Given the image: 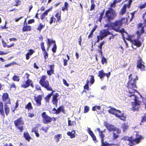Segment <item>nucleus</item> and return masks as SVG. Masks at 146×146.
Returning a JSON list of instances; mask_svg holds the SVG:
<instances>
[{"label":"nucleus","mask_w":146,"mask_h":146,"mask_svg":"<svg viewBox=\"0 0 146 146\" xmlns=\"http://www.w3.org/2000/svg\"><path fill=\"white\" fill-rule=\"evenodd\" d=\"M47 78V77L46 75L42 76L39 82V83L42 87L45 88L47 90L52 91L50 93L52 96V102L53 105L57 107L58 102L57 98L59 96V94L58 93H56L53 94V93L55 92V91L53 90L52 88L50 86L49 81L46 80Z\"/></svg>","instance_id":"nucleus-1"},{"label":"nucleus","mask_w":146,"mask_h":146,"mask_svg":"<svg viewBox=\"0 0 146 146\" xmlns=\"http://www.w3.org/2000/svg\"><path fill=\"white\" fill-rule=\"evenodd\" d=\"M129 81L127 83V87L129 90L132 89V92L136 91V90L133 89L134 88H137V81L138 79V77L136 73L133 72L129 74L128 76Z\"/></svg>","instance_id":"nucleus-2"},{"label":"nucleus","mask_w":146,"mask_h":146,"mask_svg":"<svg viewBox=\"0 0 146 146\" xmlns=\"http://www.w3.org/2000/svg\"><path fill=\"white\" fill-rule=\"evenodd\" d=\"M127 95L131 98V100L134 101L131 103L132 110L134 111H138L141 103V102L139 100L138 97L134 95V92H131L129 90Z\"/></svg>","instance_id":"nucleus-3"},{"label":"nucleus","mask_w":146,"mask_h":146,"mask_svg":"<svg viewBox=\"0 0 146 146\" xmlns=\"http://www.w3.org/2000/svg\"><path fill=\"white\" fill-rule=\"evenodd\" d=\"M125 20H126L127 21V19H125L124 17H122L119 20H115L113 22H111L105 24L104 25V28L107 27L110 28L116 31L117 30H118V29H120L121 27L122 26L123 23V21Z\"/></svg>","instance_id":"nucleus-4"},{"label":"nucleus","mask_w":146,"mask_h":146,"mask_svg":"<svg viewBox=\"0 0 146 146\" xmlns=\"http://www.w3.org/2000/svg\"><path fill=\"white\" fill-rule=\"evenodd\" d=\"M117 13L115 9L111 7H108V10L106 11L104 17L106 22L110 23L116 17Z\"/></svg>","instance_id":"nucleus-5"},{"label":"nucleus","mask_w":146,"mask_h":146,"mask_svg":"<svg viewBox=\"0 0 146 146\" xmlns=\"http://www.w3.org/2000/svg\"><path fill=\"white\" fill-rule=\"evenodd\" d=\"M132 145H135L139 143L141 140L144 138L143 137L139 134L138 131H134L133 135L131 136Z\"/></svg>","instance_id":"nucleus-6"},{"label":"nucleus","mask_w":146,"mask_h":146,"mask_svg":"<svg viewBox=\"0 0 146 146\" xmlns=\"http://www.w3.org/2000/svg\"><path fill=\"white\" fill-rule=\"evenodd\" d=\"M14 124L17 128L19 130L20 132L22 133L23 129V126L22 125L24 124V122L23 120L22 117H20L14 121Z\"/></svg>","instance_id":"nucleus-7"},{"label":"nucleus","mask_w":146,"mask_h":146,"mask_svg":"<svg viewBox=\"0 0 146 146\" xmlns=\"http://www.w3.org/2000/svg\"><path fill=\"white\" fill-rule=\"evenodd\" d=\"M104 125L110 132L116 131L117 134L120 133L121 132V130L115 127L113 125L107 123L106 121L104 122Z\"/></svg>","instance_id":"nucleus-8"},{"label":"nucleus","mask_w":146,"mask_h":146,"mask_svg":"<svg viewBox=\"0 0 146 146\" xmlns=\"http://www.w3.org/2000/svg\"><path fill=\"white\" fill-rule=\"evenodd\" d=\"M41 115L43 123L47 124L52 122V117L49 116L44 111L42 112L41 114Z\"/></svg>","instance_id":"nucleus-9"},{"label":"nucleus","mask_w":146,"mask_h":146,"mask_svg":"<svg viewBox=\"0 0 146 146\" xmlns=\"http://www.w3.org/2000/svg\"><path fill=\"white\" fill-rule=\"evenodd\" d=\"M144 63L140 58L137 60V67L141 71L145 70V66L144 65Z\"/></svg>","instance_id":"nucleus-10"},{"label":"nucleus","mask_w":146,"mask_h":146,"mask_svg":"<svg viewBox=\"0 0 146 146\" xmlns=\"http://www.w3.org/2000/svg\"><path fill=\"white\" fill-rule=\"evenodd\" d=\"M42 99V95H39L37 96H34V100L36 102V106H40L42 104L41 101Z\"/></svg>","instance_id":"nucleus-11"},{"label":"nucleus","mask_w":146,"mask_h":146,"mask_svg":"<svg viewBox=\"0 0 146 146\" xmlns=\"http://www.w3.org/2000/svg\"><path fill=\"white\" fill-rule=\"evenodd\" d=\"M2 98L3 102L5 103V104H11L10 98L7 93H4L2 95Z\"/></svg>","instance_id":"nucleus-12"},{"label":"nucleus","mask_w":146,"mask_h":146,"mask_svg":"<svg viewBox=\"0 0 146 146\" xmlns=\"http://www.w3.org/2000/svg\"><path fill=\"white\" fill-rule=\"evenodd\" d=\"M109 108H110V109L108 110L109 113L114 115L115 117H116L118 113L120 114L121 113V111L120 110H116L114 108L111 107V106H109Z\"/></svg>","instance_id":"nucleus-13"},{"label":"nucleus","mask_w":146,"mask_h":146,"mask_svg":"<svg viewBox=\"0 0 146 146\" xmlns=\"http://www.w3.org/2000/svg\"><path fill=\"white\" fill-rule=\"evenodd\" d=\"M111 33L107 29H104L100 31L99 36H106L109 35H110Z\"/></svg>","instance_id":"nucleus-14"},{"label":"nucleus","mask_w":146,"mask_h":146,"mask_svg":"<svg viewBox=\"0 0 146 146\" xmlns=\"http://www.w3.org/2000/svg\"><path fill=\"white\" fill-rule=\"evenodd\" d=\"M50 69L47 70V73L48 75L50 76L54 74V64L50 65L48 66Z\"/></svg>","instance_id":"nucleus-15"},{"label":"nucleus","mask_w":146,"mask_h":146,"mask_svg":"<svg viewBox=\"0 0 146 146\" xmlns=\"http://www.w3.org/2000/svg\"><path fill=\"white\" fill-rule=\"evenodd\" d=\"M97 130L99 133V136L101 139V142H103L104 140V138L105 137V135L103 133L105 132L106 129H104L103 131H101L99 128H97Z\"/></svg>","instance_id":"nucleus-16"},{"label":"nucleus","mask_w":146,"mask_h":146,"mask_svg":"<svg viewBox=\"0 0 146 146\" xmlns=\"http://www.w3.org/2000/svg\"><path fill=\"white\" fill-rule=\"evenodd\" d=\"M137 37V39L133 40L131 44L139 47L141 46V43L139 40L140 37Z\"/></svg>","instance_id":"nucleus-17"},{"label":"nucleus","mask_w":146,"mask_h":146,"mask_svg":"<svg viewBox=\"0 0 146 146\" xmlns=\"http://www.w3.org/2000/svg\"><path fill=\"white\" fill-rule=\"evenodd\" d=\"M40 47L42 51L44 52V58L45 59H46L48 58V54L45 48L44 43L43 42L41 43Z\"/></svg>","instance_id":"nucleus-18"},{"label":"nucleus","mask_w":146,"mask_h":146,"mask_svg":"<svg viewBox=\"0 0 146 146\" xmlns=\"http://www.w3.org/2000/svg\"><path fill=\"white\" fill-rule=\"evenodd\" d=\"M31 80L30 79H27L25 82L24 83H23L21 85V87L24 88H27L30 86V82Z\"/></svg>","instance_id":"nucleus-19"},{"label":"nucleus","mask_w":146,"mask_h":146,"mask_svg":"<svg viewBox=\"0 0 146 146\" xmlns=\"http://www.w3.org/2000/svg\"><path fill=\"white\" fill-rule=\"evenodd\" d=\"M23 32L30 31L32 30V27L30 25H27L26 23L25 25L24 24L22 29Z\"/></svg>","instance_id":"nucleus-20"},{"label":"nucleus","mask_w":146,"mask_h":146,"mask_svg":"<svg viewBox=\"0 0 146 146\" xmlns=\"http://www.w3.org/2000/svg\"><path fill=\"white\" fill-rule=\"evenodd\" d=\"M88 132L92 138L93 140L94 141H96V136L90 128H88Z\"/></svg>","instance_id":"nucleus-21"},{"label":"nucleus","mask_w":146,"mask_h":146,"mask_svg":"<svg viewBox=\"0 0 146 146\" xmlns=\"http://www.w3.org/2000/svg\"><path fill=\"white\" fill-rule=\"evenodd\" d=\"M23 136L25 139L28 141H29L30 140L32 139L30 135L28 132H24L23 133Z\"/></svg>","instance_id":"nucleus-22"},{"label":"nucleus","mask_w":146,"mask_h":146,"mask_svg":"<svg viewBox=\"0 0 146 146\" xmlns=\"http://www.w3.org/2000/svg\"><path fill=\"white\" fill-rule=\"evenodd\" d=\"M76 132L75 130L72 131L71 132L68 131L67 133V134L70 136L71 139L74 138L75 137Z\"/></svg>","instance_id":"nucleus-23"},{"label":"nucleus","mask_w":146,"mask_h":146,"mask_svg":"<svg viewBox=\"0 0 146 146\" xmlns=\"http://www.w3.org/2000/svg\"><path fill=\"white\" fill-rule=\"evenodd\" d=\"M0 113L3 116L5 117V113L3 110V102L0 100Z\"/></svg>","instance_id":"nucleus-24"},{"label":"nucleus","mask_w":146,"mask_h":146,"mask_svg":"<svg viewBox=\"0 0 146 146\" xmlns=\"http://www.w3.org/2000/svg\"><path fill=\"white\" fill-rule=\"evenodd\" d=\"M127 7L126 5H123L119 12L120 15L123 16L126 13L127 11Z\"/></svg>","instance_id":"nucleus-25"},{"label":"nucleus","mask_w":146,"mask_h":146,"mask_svg":"<svg viewBox=\"0 0 146 146\" xmlns=\"http://www.w3.org/2000/svg\"><path fill=\"white\" fill-rule=\"evenodd\" d=\"M34 52L33 50L32 49H30L26 54V58L27 60L29 59L30 56Z\"/></svg>","instance_id":"nucleus-26"},{"label":"nucleus","mask_w":146,"mask_h":146,"mask_svg":"<svg viewBox=\"0 0 146 146\" xmlns=\"http://www.w3.org/2000/svg\"><path fill=\"white\" fill-rule=\"evenodd\" d=\"M47 40V44L48 45V48H50L52 43H53L54 44H56L55 41L52 39L48 38Z\"/></svg>","instance_id":"nucleus-27"},{"label":"nucleus","mask_w":146,"mask_h":146,"mask_svg":"<svg viewBox=\"0 0 146 146\" xmlns=\"http://www.w3.org/2000/svg\"><path fill=\"white\" fill-rule=\"evenodd\" d=\"M116 31L120 33L121 34L122 36H124L123 34L124 33H126L127 35V36H131L128 35L127 33L125 31V30L123 28H122L121 30L119 29H118V30H117Z\"/></svg>","instance_id":"nucleus-28"},{"label":"nucleus","mask_w":146,"mask_h":146,"mask_svg":"<svg viewBox=\"0 0 146 146\" xmlns=\"http://www.w3.org/2000/svg\"><path fill=\"white\" fill-rule=\"evenodd\" d=\"M98 76L100 77V79H102L105 76V73L103 70H102L98 72Z\"/></svg>","instance_id":"nucleus-29"},{"label":"nucleus","mask_w":146,"mask_h":146,"mask_svg":"<svg viewBox=\"0 0 146 146\" xmlns=\"http://www.w3.org/2000/svg\"><path fill=\"white\" fill-rule=\"evenodd\" d=\"M50 9H47L41 14L40 16V19L41 20H43L45 17L48 15V13Z\"/></svg>","instance_id":"nucleus-30"},{"label":"nucleus","mask_w":146,"mask_h":146,"mask_svg":"<svg viewBox=\"0 0 146 146\" xmlns=\"http://www.w3.org/2000/svg\"><path fill=\"white\" fill-rule=\"evenodd\" d=\"M7 104H4V110L6 115H7L10 112L9 108L7 105Z\"/></svg>","instance_id":"nucleus-31"},{"label":"nucleus","mask_w":146,"mask_h":146,"mask_svg":"<svg viewBox=\"0 0 146 146\" xmlns=\"http://www.w3.org/2000/svg\"><path fill=\"white\" fill-rule=\"evenodd\" d=\"M54 16L56 18V22H59L61 20V13L58 12H57L55 14Z\"/></svg>","instance_id":"nucleus-32"},{"label":"nucleus","mask_w":146,"mask_h":146,"mask_svg":"<svg viewBox=\"0 0 146 146\" xmlns=\"http://www.w3.org/2000/svg\"><path fill=\"white\" fill-rule=\"evenodd\" d=\"M68 4L67 2H64V5L62 8V10L63 11H64L65 10L67 11L68 10Z\"/></svg>","instance_id":"nucleus-33"},{"label":"nucleus","mask_w":146,"mask_h":146,"mask_svg":"<svg viewBox=\"0 0 146 146\" xmlns=\"http://www.w3.org/2000/svg\"><path fill=\"white\" fill-rule=\"evenodd\" d=\"M116 117L119 118L123 121H125L126 120V117L124 115L123 113H121V115H119L118 113Z\"/></svg>","instance_id":"nucleus-34"},{"label":"nucleus","mask_w":146,"mask_h":146,"mask_svg":"<svg viewBox=\"0 0 146 146\" xmlns=\"http://www.w3.org/2000/svg\"><path fill=\"white\" fill-rule=\"evenodd\" d=\"M68 126L76 125V122L75 121H72L68 118Z\"/></svg>","instance_id":"nucleus-35"},{"label":"nucleus","mask_w":146,"mask_h":146,"mask_svg":"<svg viewBox=\"0 0 146 146\" xmlns=\"http://www.w3.org/2000/svg\"><path fill=\"white\" fill-rule=\"evenodd\" d=\"M105 11V9H104L103 10L102 12H101L100 14V16L98 19V21L100 22H101L102 19L103 18L104 15Z\"/></svg>","instance_id":"nucleus-36"},{"label":"nucleus","mask_w":146,"mask_h":146,"mask_svg":"<svg viewBox=\"0 0 146 146\" xmlns=\"http://www.w3.org/2000/svg\"><path fill=\"white\" fill-rule=\"evenodd\" d=\"M2 42L3 46L4 47H5L7 46L8 48H10L14 46L15 44L14 43H13L10 45H7L6 42L4 40H3Z\"/></svg>","instance_id":"nucleus-37"},{"label":"nucleus","mask_w":146,"mask_h":146,"mask_svg":"<svg viewBox=\"0 0 146 146\" xmlns=\"http://www.w3.org/2000/svg\"><path fill=\"white\" fill-rule=\"evenodd\" d=\"M57 20L54 17V16L53 15H52L50 18V21L49 22V23L50 24H52L53 22L55 23V22H56Z\"/></svg>","instance_id":"nucleus-38"},{"label":"nucleus","mask_w":146,"mask_h":146,"mask_svg":"<svg viewBox=\"0 0 146 146\" xmlns=\"http://www.w3.org/2000/svg\"><path fill=\"white\" fill-rule=\"evenodd\" d=\"M45 27V25H43L42 23H40L36 29L40 32L42 29Z\"/></svg>","instance_id":"nucleus-39"},{"label":"nucleus","mask_w":146,"mask_h":146,"mask_svg":"<svg viewBox=\"0 0 146 146\" xmlns=\"http://www.w3.org/2000/svg\"><path fill=\"white\" fill-rule=\"evenodd\" d=\"M62 135V134H59L56 135L54 136V138L56 142L59 141Z\"/></svg>","instance_id":"nucleus-40"},{"label":"nucleus","mask_w":146,"mask_h":146,"mask_svg":"<svg viewBox=\"0 0 146 146\" xmlns=\"http://www.w3.org/2000/svg\"><path fill=\"white\" fill-rule=\"evenodd\" d=\"M10 90H15L17 89V87L15 85V84L14 82H12L10 85Z\"/></svg>","instance_id":"nucleus-41"},{"label":"nucleus","mask_w":146,"mask_h":146,"mask_svg":"<svg viewBox=\"0 0 146 146\" xmlns=\"http://www.w3.org/2000/svg\"><path fill=\"white\" fill-rule=\"evenodd\" d=\"M67 58V59L66 60L64 58L63 59V61L64 62V66H66L68 64V61L70 59V58L69 55L67 54L66 55Z\"/></svg>","instance_id":"nucleus-42"},{"label":"nucleus","mask_w":146,"mask_h":146,"mask_svg":"<svg viewBox=\"0 0 146 146\" xmlns=\"http://www.w3.org/2000/svg\"><path fill=\"white\" fill-rule=\"evenodd\" d=\"M59 110V114L62 111L64 114L65 113V110L64 109V106H61L58 107Z\"/></svg>","instance_id":"nucleus-43"},{"label":"nucleus","mask_w":146,"mask_h":146,"mask_svg":"<svg viewBox=\"0 0 146 146\" xmlns=\"http://www.w3.org/2000/svg\"><path fill=\"white\" fill-rule=\"evenodd\" d=\"M25 108L28 110H32L33 107L32 106V104L30 102H29L25 107Z\"/></svg>","instance_id":"nucleus-44"},{"label":"nucleus","mask_w":146,"mask_h":146,"mask_svg":"<svg viewBox=\"0 0 146 146\" xmlns=\"http://www.w3.org/2000/svg\"><path fill=\"white\" fill-rule=\"evenodd\" d=\"M12 79L14 81L19 82L20 80V78L19 76L15 75L12 77Z\"/></svg>","instance_id":"nucleus-45"},{"label":"nucleus","mask_w":146,"mask_h":146,"mask_svg":"<svg viewBox=\"0 0 146 146\" xmlns=\"http://www.w3.org/2000/svg\"><path fill=\"white\" fill-rule=\"evenodd\" d=\"M59 110L58 108L56 109L55 108H53L52 110V113L55 114L56 115L59 114Z\"/></svg>","instance_id":"nucleus-46"},{"label":"nucleus","mask_w":146,"mask_h":146,"mask_svg":"<svg viewBox=\"0 0 146 146\" xmlns=\"http://www.w3.org/2000/svg\"><path fill=\"white\" fill-rule=\"evenodd\" d=\"M97 27V25H95L94 27L92 29V31L88 35V36H92L93 32L95 31L96 28Z\"/></svg>","instance_id":"nucleus-47"},{"label":"nucleus","mask_w":146,"mask_h":146,"mask_svg":"<svg viewBox=\"0 0 146 146\" xmlns=\"http://www.w3.org/2000/svg\"><path fill=\"white\" fill-rule=\"evenodd\" d=\"M123 139L124 140H126L129 141L130 143L132 145L131 136V137H125L123 138Z\"/></svg>","instance_id":"nucleus-48"},{"label":"nucleus","mask_w":146,"mask_h":146,"mask_svg":"<svg viewBox=\"0 0 146 146\" xmlns=\"http://www.w3.org/2000/svg\"><path fill=\"white\" fill-rule=\"evenodd\" d=\"M146 122V113L144 114V115L141 117V123H140L141 124L142 123H144Z\"/></svg>","instance_id":"nucleus-49"},{"label":"nucleus","mask_w":146,"mask_h":146,"mask_svg":"<svg viewBox=\"0 0 146 146\" xmlns=\"http://www.w3.org/2000/svg\"><path fill=\"white\" fill-rule=\"evenodd\" d=\"M101 146H111V145L106 141L101 142Z\"/></svg>","instance_id":"nucleus-50"},{"label":"nucleus","mask_w":146,"mask_h":146,"mask_svg":"<svg viewBox=\"0 0 146 146\" xmlns=\"http://www.w3.org/2000/svg\"><path fill=\"white\" fill-rule=\"evenodd\" d=\"M107 62L106 58L104 56H102L101 58V63L102 64H104L105 63H107Z\"/></svg>","instance_id":"nucleus-51"},{"label":"nucleus","mask_w":146,"mask_h":146,"mask_svg":"<svg viewBox=\"0 0 146 146\" xmlns=\"http://www.w3.org/2000/svg\"><path fill=\"white\" fill-rule=\"evenodd\" d=\"M52 96L50 94L47 95L44 98V99L46 102H48L49 101L50 98Z\"/></svg>","instance_id":"nucleus-52"},{"label":"nucleus","mask_w":146,"mask_h":146,"mask_svg":"<svg viewBox=\"0 0 146 146\" xmlns=\"http://www.w3.org/2000/svg\"><path fill=\"white\" fill-rule=\"evenodd\" d=\"M122 127L123 130L125 131L128 128L129 126L125 123H124L122 124Z\"/></svg>","instance_id":"nucleus-53"},{"label":"nucleus","mask_w":146,"mask_h":146,"mask_svg":"<svg viewBox=\"0 0 146 146\" xmlns=\"http://www.w3.org/2000/svg\"><path fill=\"white\" fill-rule=\"evenodd\" d=\"M102 46H101L100 44L98 46V47L99 49H98V51L99 53H100L101 54V55H102Z\"/></svg>","instance_id":"nucleus-54"},{"label":"nucleus","mask_w":146,"mask_h":146,"mask_svg":"<svg viewBox=\"0 0 146 146\" xmlns=\"http://www.w3.org/2000/svg\"><path fill=\"white\" fill-rule=\"evenodd\" d=\"M89 110H90L88 106H85L84 107V113H87Z\"/></svg>","instance_id":"nucleus-55"},{"label":"nucleus","mask_w":146,"mask_h":146,"mask_svg":"<svg viewBox=\"0 0 146 146\" xmlns=\"http://www.w3.org/2000/svg\"><path fill=\"white\" fill-rule=\"evenodd\" d=\"M113 134L112 138L113 140H115L119 137V135L116 134L114 133V132H113Z\"/></svg>","instance_id":"nucleus-56"},{"label":"nucleus","mask_w":146,"mask_h":146,"mask_svg":"<svg viewBox=\"0 0 146 146\" xmlns=\"http://www.w3.org/2000/svg\"><path fill=\"white\" fill-rule=\"evenodd\" d=\"M132 2V0H129L127 4H125L124 5H125L126 7L128 8H129L130 7L131 5Z\"/></svg>","instance_id":"nucleus-57"},{"label":"nucleus","mask_w":146,"mask_h":146,"mask_svg":"<svg viewBox=\"0 0 146 146\" xmlns=\"http://www.w3.org/2000/svg\"><path fill=\"white\" fill-rule=\"evenodd\" d=\"M91 79L90 80V83L92 84L94 82V76L93 75L90 76Z\"/></svg>","instance_id":"nucleus-58"},{"label":"nucleus","mask_w":146,"mask_h":146,"mask_svg":"<svg viewBox=\"0 0 146 146\" xmlns=\"http://www.w3.org/2000/svg\"><path fill=\"white\" fill-rule=\"evenodd\" d=\"M35 90L36 91H40L42 92V91L41 90V87L38 85H36L35 86Z\"/></svg>","instance_id":"nucleus-59"},{"label":"nucleus","mask_w":146,"mask_h":146,"mask_svg":"<svg viewBox=\"0 0 146 146\" xmlns=\"http://www.w3.org/2000/svg\"><path fill=\"white\" fill-rule=\"evenodd\" d=\"M56 44H54L52 48V52L54 53L56 52Z\"/></svg>","instance_id":"nucleus-60"},{"label":"nucleus","mask_w":146,"mask_h":146,"mask_svg":"<svg viewBox=\"0 0 146 146\" xmlns=\"http://www.w3.org/2000/svg\"><path fill=\"white\" fill-rule=\"evenodd\" d=\"M146 7V2L144 4L142 5H140L138 7V8H140V9H142Z\"/></svg>","instance_id":"nucleus-61"},{"label":"nucleus","mask_w":146,"mask_h":146,"mask_svg":"<svg viewBox=\"0 0 146 146\" xmlns=\"http://www.w3.org/2000/svg\"><path fill=\"white\" fill-rule=\"evenodd\" d=\"M16 4L14 5L15 6H18V5L21 4V1L19 0H17L15 1Z\"/></svg>","instance_id":"nucleus-62"},{"label":"nucleus","mask_w":146,"mask_h":146,"mask_svg":"<svg viewBox=\"0 0 146 146\" xmlns=\"http://www.w3.org/2000/svg\"><path fill=\"white\" fill-rule=\"evenodd\" d=\"M35 22V20L34 19H29L28 21V24H31L34 23Z\"/></svg>","instance_id":"nucleus-63"},{"label":"nucleus","mask_w":146,"mask_h":146,"mask_svg":"<svg viewBox=\"0 0 146 146\" xmlns=\"http://www.w3.org/2000/svg\"><path fill=\"white\" fill-rule=\"evenodd\" d=\"M110 7H111V8H115L116 6V5L113 2V3L110 4Z\"/></svg>","instance_id":"nucleus-64"}]
</instances>
